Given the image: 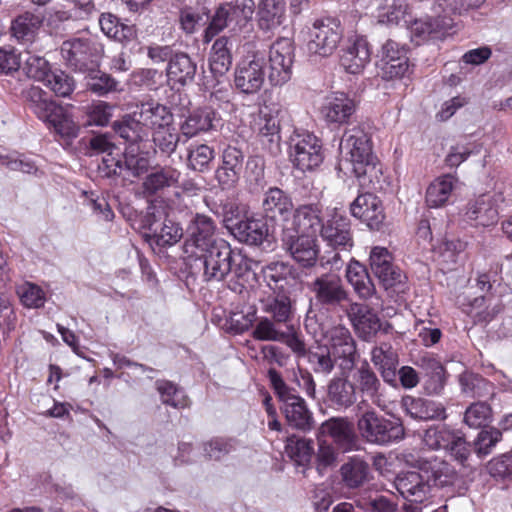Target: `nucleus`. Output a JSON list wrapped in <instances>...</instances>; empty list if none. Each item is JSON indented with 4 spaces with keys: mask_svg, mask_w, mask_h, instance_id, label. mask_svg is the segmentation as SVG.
Masks as SVG:
<instances>
[{
    "mask_svg": "<svg viewBox=\"0 0 512 512\" xmlns=\"http://www.w3.org/2000/svg\"><path fill=\"white\" fill-rule=\"evenodd\" d=\"M194 264L191 267L203 270L206 282H221L229 275L244 280L252 271L253 261L241 251L233 250L224 239L218 238L210 247L193 254Z\"/></svg>",
    "mask_w": 512,
    "mask_h": 512,
    "instance_id": "f257e3e1",
    "label": "nucleus"
},
{
    "mask_svg": "<svg viewBox=\"0 0 512 512\" xmlns=\"http://www.w3.org/2000/svg\"><path fill=\"white\" fill-rule=\"evenodd\" d=\"M305 287L312 295L315 305L327 310L342 309L350 302V292L346 288L340 273L324 268L323 259L312 270V274L305 281Z\"/></svg>",
    "mask_w": 512,
    "mask_h": 512,
    "instance_id": "f03ea898",
    "label": "nucleus"
},
{
    "mask_svg": "<svg viewBox=\"0 0 512 512\" xmlns=\"http://www.w3.org/2000/svg\"><path fill=\"white\" fill-rule=\"evenodd\" d=\"M466 2H438L433 5V15L415 19L409 29L411 41L420 45L431 39H442L456 25V17L468 11Z\"/></svg>",
    "mask_w": 512,
    "mask_h": 512,
    "instance_id": "7ed1b4c3",
    "label": "nucleus"
},
{
    "mask_svg": "<svg viewBox=\"0 0 512 512\" xmlns=\"http://www.w3.org/2000/svg\"><path fill=\"white\" fill-rule=\"evenodd\" d=\"M340 150L345 154V160L340 164L349 165L347 169L359 179L365 182V178L376 174L377 168L374 162L372 146L368 134L361 126H353L345 130Z\"/></svg>",
    "mask_w": 512,
    "mask_h": 512,
    "instance_id": "20e7f679",
    "label": "nucleus"
},
{
    "mask_svg": "<svg viewBox=\"0 0 512 512\" xmlns=\"http://www.w3.org/2000/svg\"><path fill=\"white\" fill-rule=\"evenodd\" d=\"M270 384L280 402V410L283 413L287 424L296 430L307 432L313 428V414L309 410L306 401L289 387L282 376L274 368L267 373Z\"/></svg>",
    "mask_w": 512,
    "mask_h": 512,
    "instance_id": "39448f33",
    "label": "nucleus"
},
{
    "mask_svg": "<svg viewBox=\"0 0 512 512\" xmlns=\"http://www.w3.org/2000/svg\"><path fill=\"white\" fill-rule=\"evenodd\" d=\"M362 438L371 444L388 445L404 438L405 429L399 420H390L374 409L365 411L357 420Z\"/></svg>",
    "mask_w": 512,
    "mask_h": 512,
    "instance_id": "423d86ee",
    "label": "nucleus"
},
{
    "mask_svg": "<svg viewBox=\"0 0 512 512\" xmlns=\"http://www.w3.org/2000/svg\"><path fill=\"white\" fill-rule=\"evenodd\" d=\"M102 54V44L90 38H73L61 45V55L66 64L81 73L95 72Z\"/></svg>",
    "mask_w": 512,
    "mask_h": 512,
    "instance_id": "0eeeda50",
    "label": "nucleus"
},
{
    "mask_svg": "<svg viewBox=\"0 0 512 512\" xmlns=\"http://www.w3.org/2000/svg\"><path fill=\"white\" fill-rule=\"evenodd\" d=\"M342 34L339 20L331 17L316 20L307 31L308 54L320 57L330 56L337 48Z\"/></svg>",
    "mask_w": 512,
    "mask_h": 512,
    "instance_id": "6e6552de",
    "label": "nucleus"
},
{
    "mask_svg": "<svg viewBox=\"0 0 512 512\" xmlns=\"http://www.w3.org/2000/svg\"><path fill=\"white\" fill-rule=\"evenodd\" d=\"M290 157L301 171L315 169L324 159L321 141L310 133L295 135L291 138Z\"/></svg>",
    "mask_w": 512,
    "mask_h": 512,
    "instance_id": "1a4fd4ad",
    "label": "nucleus"
},
{
    "mask_svg": "<svg viewBox=\"0 0 512 512\" xmlns=\"http://www.w3.org/2000/svg\"><path fill=\"white\" fill-rule=\"evenodd\" d=\"M294 45L290 38H280L270 47L268 79L274 86L288 82L292 75Z\"/></svg>",
    "mask_w": 512,
    "mask_h": 512,
    "instance_id": "9d476101",
    "label": "nucleus"
},
{
    "mask_svg": "<svg viewBox=\"0 0 512 512\" xmlns=\"http://www.w3.org/2000/svg\"><path fill=\"white\" fill-rule=\"evenodd\" d=\"M280 105L271 103L264 105L259 111L258 136L262 146L271 154L280 151Z\"/></svg>",
    "mask_w": 512,
    "mask_h": 512,
    "instance_id": "9b49d317",
    "label": "nucleus"
},
{
    "mask_svg": "<svg viewBox=\"0 0 512 512\" xmlns=\"http://www.w3.org/2000/svg\"><path fill=\"white\" fill-rule=\"evenodd\" d=\"M379 70L384 80L404 77L409 72V58L405 47L393 40H387L382 46Z\"/></svg>",
    "mask_w": 512,
    "mask_h": 512,
    "instance_id": "f8f14e48",
    "label": "nucleus"
},
{
    "mask_svg": "<svg viewBox=\"0 0 512 512\" xmlns=\"http://www.w3.org/2000/svg\"><path fill=\"white\" fill-rule=\"evenodd\" d=\"M328 345H325L334 358L340 360L339 367L342 371L353 369L357 351L356 342L353 339L348 328L337 325L332 327L327 333Z\"/></svg>",
    "mask_w": 512,
    "mask_h": 512,
    "instance_id": "ddd939ff",
    "label": "nucleus"
},
{
    "mask_svg": "<svg viewBox=\"0 0 512 512\" xmlns=\"http://www.w3.org/2000/svg\"><path fill=\"white\" fill-rule=\"evenodd\" d=\"M320 235L328 246L348 250L353 246L350 219L336 210L323 222Z\"/></svg>",
    "mask_w": 512,
    "mask_h": 512,
    "instance_id": "4468645a",
    "label": "nucleus"
},
{
    "mask_svg": "<svg viewBox=\"0 0 512 512\" xmlns=\"http://www.w3.org/2000/svg\"><path fill=\"white\" fill-rule=\"evenodd\" d=\"M321 436L330 437L343 452L357 450L359 439L354 424L347 417H332L319 427Z\"/></svg>",
    "mask_w": 512,
    "mask_h": 512,
    "instance_id": "2eb2a0df",
    "label": "nucleus"
},
{
    "mask_svg": "<svg viewBox=\"0 0 512 512\" xmlns=\"http://www.w3.org/2000/svg\"><path fill=\"white\" fill-rule=\"evenodd\" d=\"M370 360L385 383L397 386L399 354L390 342L383 341L374 345L370 351Z\"/></svg>",
    "mask_w": 512,
    "mask_h": 512,
    "instance_id": "dca6fc26",
    "label": "nucleus"
},
{
    "mask_svg": "<svg viewBox=\"0 0 512 512\" xmlns=\"http://www.w3.org/2000/svg\"><path fill=\"white\" fill-rule=\"evenodd\" d=\"M283 246L291 257L301 266L315 269L319 265V246L317 238L304 235H285Z\"/></svg>",
    "mask_w": 512,
    "mask_h": 512,
    "instance_id": "f3484780",
    "label": "nucleus"
},
{
    "mask_svg": "<svg viewBox=\"0 0 512 512\" xmlns=\"http://www.w3.org/2000/svg\"><path fill=\"white\" fill-rule=\"evenodd\" d=\"M370 267L381 284L388 289L402 282V271L393 264V257L387 248L373 247L370 256Z\"/></svg>",
    "mask_w": 512,
    "mask_h": 512,
    "instance_id": "a211bd4d",
    "label": "nucleus"
},
{
    "mask_svg": "<svg viewBox=\"0 0 512 512\" xmlns=\"http://www.w3.org/2000/svg\"><path fill=\"white\" fill-rule=\"evenodd\" d=\"M244 153L235 146H227L221 156V164L215 170V179L222 189H231L240 179Z\"/></svg>",
    "mask_w": 512,
    "mask_h": 512,
    "instance_id": "6ab92c4d",
    "label": "nucleus"
},
{
    "mask_svg": "<svg viewBox=\"0 0 512 512\" xmlns=\"http://www.w3.org/2000/svg\"><path fill=\"white\" fill-rule=\"evenodd\" d=\"M356 102L344 92H335L327 96L321 107V115L328 124H348L356 112Z\"/></svg>",
    "mask_w": 512,
    "mask_h": 512,
    "instance_id": "aec40b11",
    "label": "nucleus"
},
{
    "mask_svg": "<svg viewBox=\"0 0 512 512\" xmlns=\"http://www.w3.org/2000/svg\"><path fill=\"white\" fill-rule=\"evenodd\" d=\"M346 313L358 337L363 341H371L381 328L378 315L364 304L352 302Z\"/></svg>",
    "mask_w": 512,
    "mask_h": 512,
    "instance_id": "412c9836",
    "label": "nucleus"
},
{
    "mask_svg": "<svg viewBox=\"0 0 512 512\" xmlns=\"http://www.w3.org/2000/svg\"><path fill=\"white\" fill-rule=\"evenodd\" d=\"M220 120L214 109L210 107L197 108L184 117V120L180 123V133L190 139L217 130Z\"/></svg>",
    "mask_w": 512,
    "mask_h": 512,
    "instance_id": "4be33fe9",
    "label": "nucleus"
},
{
    "mask_svg": "<svg viewBox=\"0 0 512 512\" xmlns=\"http://www.w3.org/2000/svg\"><path fill=\"white\" fill-rule=\"evenodd\" d=\"M351 214L361 219L371 230H380L385 214L381 200L374 194L359 195L350 205Z\"/></svg>",
    "mask_w": 512,
    "mask_h": 512,
    "instance_id": "5701e85b",
    "label": "nucleus"
},
{
    "mask_svg": "<svg viewBox=\"0 0 512 512\" xmlns=\"http://www.w3.org/2000/svg\"><path fill=\"white\" fill-rule=\"evenodd\" d=\"M215 225L213 220L202 214H196L189 226L190 237L185 241V252L193 257L195 252L203 251L218 239L214 238Z\"/></svg>",
    "mask_w": 512,
    "mask_h": 512,
    "instance_id": "b1692460",
    "label": "nucleus"
},
{
    "mask_svg": "<svg viewBox=\"0 0 512 512\" xmlns=\"http://www.w3.org/2000/svg\"><path fill=\"white\" fill-rule=\"evenodd\" d=\"M397 491L410 502L423 503L431 496L432 484L422 472L407 471L395 480Z\"/></svg>",
    "mask_w": 512,
    "mask_h": 512,
    "instance_id": "393cba45",
    "label": "nucleus"
},
{
    "mask_svg": "<svg viewBox=\"0 0 512 512\" xmlns=\"http://www.w3.org/2000/svg\"><path fill=\"white\" fill-rule=\"evenodd\" d=\"M264 67L265 61L260 57H254L250 61H242L235 72L236 88L245 94L258 92L265 79Z\"/></svg>",
    "mask_w": 512,
    "mask_h": 512,
    "instance_id": "a878e982",
    "label": "nucleus"
},
{
    "mask_svg": "<svg viewBox=\"0 0 512 512\" xmlns=\"http://www.w3.org/2000/svg\"><path fill=\"white\" fill-rule=\"evenodd\" d=\"M419 469L425 475L427 481L432 487H450L458 480L456 469L446 460L431 456L421 458L419 461Z\"/></svg>",
    "mask_w": 512,
    "mask_h": 512,
    "instance_id": "bb28decb",
    "label": "nucleus"
},
{
    "mask_svg": "<svg viewBox=\"0 0 512 512\" xmlns=\"http://www.w3.org/2000/svg\"><path fill=\"white\" fill-rule=\"evenodd\" d=\"M401 408L411 418L419 421L445 420L447 417L445 407L441 403L421 397L404 396Z\"/></svg>",
    "mask_w": 512,
    "mask_h": 512,
    "instance_id": "cd10ccee",
    "label": "nucleus"
},
{
    "mask_svg": "<svg viewBox=\"0 0 512 512\" xmlns=\"http://www.w3.org/2000/svg\"><path fill=\"white\" fill-rule=\"evenodd\" d=\"M227 227L240 242L253 246L261 245L269 235L267 221L263 217H245Z\"/></svg>",
    "mask_w": 512,
    "mask_h": 512,
    "instance_id": "c85d7f7f",
    "label": "nucleus"
},
{
    "mask_svg": "<svg viewBox=\"0 0 512 512\" xmlns=\"http://www.w3.org/2000/svg\"><path fill=\"white\" fill-rule=\"evenodd\" d=\"M345 372L333 377L327 385V401L336 410H347L357 401L356 386L344 375Z\"/></svg>",
    "mask_w": 512,
    "mask_h": 512,
    "instance_id": "c756f323",
    "label": "nucleus"
},
{
    "mask_svg": "<svg viewBox=\"0 0 512 512\" xmlns=\"http://www.w3.org/2000/svg\"><path fill=\"white\" fill-rule=\"evenodd\" d=\"M146 226L152 233L154 242L161 247L172 246L183 236V229L179 223L169 217L160 221L156 219L154 212H148Z\"/></svg>",
    "mask_w": 512,
    "mask_h": 512,
    "instance_id": "7c9ffc66",
    "label": "nucleus"
},
{
    "mask_svg": "<svg viewBox=\"0 0 512 512\" xmlns=\"http://www.w3.org/2000/svg\"><path fill=\"white\" fill-rule=\"evenodd\" d=\"M261 309L270 318L276 322H281L283 327L291 325L294 308L290 296L287 292H273L261 300Z\"/></svg>",
    "mask_w": 512,
    "mask_h": 512,
    "instance_id": "2f4dec72",
    "label": "nucleus"
},
{
    "mask_svg": "<svg viewBox=\"0 0 512 512\" xmlns=\"http://www.w3.org/2000/svg\"><path fill=\"white\" fill-rule=\"evenodd\" d=\"M137 120L153 131L173 123V115L165 106L155 101L141 103L134 111Z\"/></svg>",
    "mask_w": 512,
    "mask_h": 512,
    "instance_id": "473e14b6",
    "label": "nucleus"
},
{
    "mask_svg": "<svg viewBox=\"0 0 512 512\" xmlns=\"http://www.w3.org/2000/svg\"><path fill=\"white\" fill-rule=\"evenodd\" d=\"M321 208L318 204L297 207L293 214V226L298 235L316 237L322 227Z\"/></svg>",
    "mask_w": 512,
    "mask_h": 512,
    "instance_id": "72a5a7b5",
    "label": "nucleus"
},
{
    "mask_svg": "<svg viewBox=\"0 0 512 512\" xmlns=\"http://www.w3.org/2000/svg\"><path fill=\"white\" fill-rule=\"evenodd\" d=\"M370 61L368 42L363 37H357L344 50L340 58V65L351 74L360 73Z\"/></svg>",
    "mask_w": 512,
    "mask_h": 512,
    "instance_id": "f704fd0d",
    "label": "nucleus"
},
{
    "mask_svg": "<svg viewBox=\"0 0 512 512\" xmlns=\"http://www.w3.org/2000/svg\"><path fill=\"white\" fill-rule=\"evenodd\" d=\"M465 217L475 226L487 227L497 222L498 210L491 196L483 194L467 204Z\"/></svg>",
    "mask_w": 512,
    "mask_h": 512,
    "instance_id": "c9c22d12",
    "label": "nucleus"
},
{
    "mask_svg": "<svg viewBox=\"0 0 512 512\" xmlns=\"http://www.w3.org/2000/svg\"><path fill=\"white\" fill-rule=\"evenodd\" d=\"M181 172L170 166H156L143 181V189L147 195H155L179 183Z\"/></svg>",
    "mask_w": 512,
    "mask_h": 512,
    "instance_id": "e433bc0d",
    "label": "nucleus"
},
{
    "mask_svg": "<svg viewBox=\"0 0 512 512\" xmlns=\"http://www.w3.org/2000/svg\"><path fill=\"white\" fill-rule=\"evenodd\" d=\"M356 392L368 397L374 404L379 405L382 384L376 372L364 361L353 374Z\"/></svg>",
    "mask_w": 512,
    "mask_h": 512,
    "instance_id": "4c0bfd02",
    "label": "nucleus"
},
{
    "mask_svg": "<svg viewBox=\"0 0 512 512\" xmlns=\"http://www.w3.org/2000/svg\"><path fill=\"white\" fill-rule=\"evenodd\" d=\"M28 106L42 121L49 123L57 117L63 107L52 101L48 95L38 87H32L27 92Z\"/></svg>",
    "mask_w": 512,
    "mask_h": 512,
    "instance_id": "58836bf2",
    "label": "nucleus"
},
{
    "mask_svg": "<svg viewBox=\"0 0 512 512\" xmlns=\"http://www.w3.org/2000/svg\"><path fill=\"white\" fill-rule=\"evenodd\" d=\"M263 277L273 292H287L295 282L291 267L283 262L266 265L263 268Z\"/></svg>",
    "mask_w": 512,
    "mask_h": 512,
    "instance_id": "ea45409f",
    "label": "nucleus"
},
{
    "mask_svg": "<svg viewBox=\"0 0 512 512\" xmlns=\"http://www.w3.org/2000/svg\"><path fill=\"white\" fill-rule=\"evenodd\" d=\"M262 207L267 217L274 219L280 216L286 219L293 210V202L283 190L272 187L265 193Z\"/></svg>",
    "mask_w": 512,
    "mask_h": 512,
    "instance_id": "a19ab883",
    "label": "nucleus"
},
{
    "mask_svg": "<svg viewBox=\"0 0 512 512\" xmlns=\"http://www.w3.org/2000/svg\"><path fill=\"white\" fill-rule=\"evenodd\" d=\"M346 279L355 293L362 299H369L375 293V286L365 266L356 260H351L348 264Z\"/></svg>",
    "mask_w": 512,
    "mask_h": 512,
    "instance_id": "79ce46f5",
    "label": "nucleus"
},
{
    "mask_svg": "<svg viewBox=\"0 0 512 512\" xmlns=\"http://www.w3.org/2000/svg\"><path fill=\"white\" fill-rule=\"evenodd\" d=\"M166 71L169 81L185 85L193 81L196 64L186 53H176L169 59Z\"/></svg>",
    "mask_w": 512,
    "mask_h": 512,
    "instance_id": "37998d69",
    "label": "nucleus"
},
{
    "mask_svg": "<svg viewBox=\"0 0 512 512\" xmlns=\"http://www.w3.org/2000/svg\"><path fill=\"white\" fill-rule=\"evenodd\" d=\"M369 464L361 458L352 457L340 468V474L346 487L354 489L368 481Z\"/></svg>",
    "mask_w": 512,
    "mask_h": 512,
    "instance_id": "c03bdc74",
    "label": "nucleus"
},
{
    "mask_svg": "<svg viewBox=\"0 0 512 512\" xmlns=\"http://www.w3.org/2000/svg\"><path fill=\"white\" fill-rule=\"evenodd\" d=\"M123 178L139 177L148 171L150 162L147 153L139 145H128L123 153Z\"/></svg>",
    "mask_w": 512,
    "mask_h": 512,
    "instance_id": "a18cd8bd",
    "label": "nucleus"
},
{
    "mask_svg": "<svg viewBox=\"0 0 512 512\" xmlns=\"http://www.w3.org/2000/svg\"><path fill=\"white\" fill-rule=\"evenodd\" d=\"M287 456L298 466H307L313 456L312 440L292 435L287 438L285 445Z\"/></svg>",
    "mask_w": 512,
    "mask_h": 512,
    "instance_id": "49530a36",
    "label": "nucleus"
},
{
    "mask_svg": "<svg viewBox=\"0 0 512 512\" xmlns=\"http://www.w3.org/2000/svg\"><path fill=\"white\" fill-rule=\"evenodd\" d=\"M228 43L227 37H220L212 45L209 64L211 72L216 76L224 75L231 67L232 56Z\"/></svg>",
    "mask_w": 512,
    "mask_h": 512,
    "instance_id": "de8ad7c7",
    "label": "nucleus"
},
{
    "mask_svg": "<svg viewBox=\"0 0 512 512\" xmlns=\"http://www.w3.org/2000/svg\"><path fill=\"white\" fill-rule=\"evenodd\" d=\"M422 367L425 371L424 388L430 395L439 394L445 385V369L442 364L434 358H423Z\"/></svg>",
    "mask_w": 512,
    "mask_h": 512,
    "instance_id": "09e8293b",
    "label": "nucleus"
},
{
    "mask_svg": "<svg viewBox=\"0 0 512 512\" xmlns=\"http://www.w3.org/2000/svg\"><path fill=\"white\" fill-rule=\"evenodd\" d=\"M285 2H260L258 24L262 30H272L280 26L285 19Z\"/></svg>",
    "mask_w": 512,
    "mask_h": 512,
    "instance_id": "8fccbe9b",
    "label": "nucleus"
},
{
    "mask_svg": "<svg viewBox=\"0 0 512 512\" xmlns=\"http://www.w3.org/2000/svg\"><path fill=\"white\" fill-rule=\"evenodd\" d=\"M455 178L445 175L434 180L427 188L426 203L429 207H440L446 203L453 188Z\"/></svg>",
    "mask_w": 512,
    "mask_h": 512,
    "instance_id": "3c124183",
    "label": "nucleus"
},
{
    "mask_svg": "<svg viewBox=\"0 0 512 512\" xmlns=\"http://www.w3.org/2000/svg\"><path fill=\"white\" fill-rule=\"evenodd\" d=\"M459 382L463 393L474 398H486L494 395V386L482 376L474 373H463Z\"/></svg>",
    "mask_w": 512,
    "mask_h": 512,
    "instance_id": "603ef678",
    "label": "nucleus"
},
{
    "mask_svg": "<svg viewBox=\"0 0 512 512\" xmlns=\"http://www.w3.org/2000/svg\"><path fill=\"white\" fill-rule=\"evenodd\" d=\"M457 433L445 424L433 425L425 430L423 442L431 450L446 451Z\"/></svg>",
    "mask_w": 512,
    "mask_h": 512,
    "instance_id": "864d4df0",
    "label": "nucleus"
},
{
    "mask_svg": "<svg viewBox=\"0 0 512 512\" xmlns=\"http://www.w3.org/2000/svg\"><path fill=\"white\" fill-rule=\"evenodd\" d=\"M113 128L129 145H139L147 137L146 129L137 120L134 113L132 116L123 118L120 122H115Z\"/></svg>",
    "mask_w": 512,
    "mask_h": 512,
    "instance_id": "5fc2aeb1",
    "label": "nucleus"
},
{
    "mask_svg": "<svg viewBox=\"0 0 512 512\" xmlns=\"http://www.w3.org/2000/svg\"><path fill=\"white\" fill-rule=\"evenodd\" d=\"M41 21L40 17L28 13L19 16L12 22V35L22 44L32 43Z\"/></svg>",
    "mask_w": 512,
    "mask_h": 512,
    "instance_id": "6e6d98bb",
    "label": "nucleus"
},
{
    "mask_svg": "<svg viewBox=\"0 0 512 512\" xmlns=\"http://www.w3.org/2000/svg\"><path fill=\"white\" fill-rule=\"evenodd\" d=\"M308 363L316 374L327 376L332 373L337 358L333 357L331 350L326 346H318L307 353Z\"/></svg>",
    "mask_w": 512,
    "mask_h": 512,
    "instance_id": "4d7b16f0",
    "label": "nucleus"
},
{
    "mask_svg": "<svg viewBox=\"0 0 512 512\" xmlns=\"http://www.w3.org/2000/svg\"><path fill=\"white\" fill-rule=\"evenodd\" d=\"M152 140L155 146V151L170 156L177 148L180 140V134L176 131L172 124H168L153 131Z\"/></svg>",
    "mask_w": 512,
    "mask_h": 512,
    "instance_id": "13d9d810",
    "label": "nucleus"
},
{
    "mask_svg": "<svg viewBox=\"0 0 512 512\" xmlns=\"http://www.w3.org/2000/svg\"><path fill=\"white\" fill-rule=\"evenodd\" d=\"M214 157V149L209 145H191L188 149L187 166L194 171L204 172L209 168Z\"/></svg>",
    "mask_w": 512,
    "mask_h": 512,
    "instance_id": "bf43d9fd",
    "label": "nucleus"
},
{
    "mask_svg": "<svg viewBox=\"0 0 512 512\" xmlns=\"http://www.w3.org/2000/svg\"><path fill=\"white\" fill-rule=\"evenodd\" d=\"M283 324L276 322L270 317H262L258 320L254 327L252 336L259 341H275L279 342L285 336V329H281Z\"/></svg>",
    "mask_w": 512,
    "mask_h": 512,
    "instance_id": "052dcab7",
    "label": "nucleus"
},
{
    "mask_svg": "<svg viewBox=\"0 0 512 512\" xmlns=\"http://www.w3.org/2000/svg\"><path fill=\"white\" fill-rule=\"evenodd\" d=\"M492 419V409L483 401L472 403L464 413V423L471 428H482Z\"/></svg>",
    "mask_w": 512,
    "mask_h": 512,
    "instance_id": "680f3d73",
    "label": "nucleus"
},
{
    "mask_svg": "<svg viewBox=\"0 0 512 512\" xmlns=\"http://www.w3.org/2000/svg\"><path fill=\"white\" fill-rule=\"evenodd\" d=\"M43 84L59 97L70 96L75 88L74 79L62 70L51 71Z\"/></svg>",
    "mask_w": 512,
    "mask_h": 512,
    "instance_id": "e2e57ef3",
    "label": "nucleus"
},
{
    "mask_svg": "<svg viewBox=\"0 0 512 512\" xmlns=\"http://www.w3.org/2000/svg\"><path fill=\"white\" fill-rule=\"evenodd\" d=\"M156 388L164 404L174 408H184L188 405V399L184 392L174 383L166 380H158Z\"/></svg>",
    "mask_w": 512,
    "mask_h": 512,
    "instance_id": "0e129e2a",
    "label": "nucleus"
},
{
    "mask_svg": "<svg viewBox=\"0 0 512 512\" xmlns=\"http://www.w3.org/2000/svg\"><path fill=\"white\" fill-rule=\"evenodd\" d=\"M408 4L406 2H391L381 5L378 18L380 23L398 25L401 21L408 23Z\"/></svg>",
    "mask_w": 512,
    "mask_h": 512,
    "instance_id": "69168bd1",
    "label": "nucleus"
},
{
    "mask_svg": "<svg viewBox=\"0 0 512 512\" xmlns=\"http://www.w3.org/2000/svg\"><path fill=\"white\" fill-rule=\"evenodd\" d=\"M238 442L233 438L216 437L203 444L205 455L209 459L221 460L226 455L234 452Z\"/></svg>",
    "mask_w": 512,
    "mask_h": 512,
    "instance_id": "338daca9",
    "label": "nucleus"
},
{
    "mask_svg": "<svg viewBox=\"0 0 512 512\" xmlns=\"http://www.w3.org/2000/svg\"><path fill=\"white\" fill-rule=\"evenodd\" d=\"M501 438L502 432L500 429L490 428L489 430H481L473 442L474 452L478 457L487 456Z\"/></svg>",
    "mask_w": 512,
    "mask_h": 512,
    "instance_id": "774afa93",
    "label": "nucleus"
}]
</instances>
